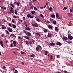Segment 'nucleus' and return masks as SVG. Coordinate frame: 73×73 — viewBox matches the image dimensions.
I'll return each instance as SVG.
<instances>
[{
	"label": "nucleus",
	"instance_id": "obj_31",
	"mask_svg": "<svg viewBox=\"0 0 73 73\" xmlns=\"http://www.w3.org/2000/svg\"><path fill=\"white\" fill-rule=\"evenodd\" d=\"M53 24H57V22H56V21H53Z\"/></svg>",
	"mask_w": 73,
	"mask_h": 73
},
{
	"label": "nucleus",
	"instance_id": "obj_13",
	"mask_svg": "<svg viewBox=\"0 0 73 73\" xmlns=\"http://www.w3.org/2000/svg\"><path fill=\"white\" fill-rule=\"evenodd\" d=\"M13 27L14 29H16V26L14 24H12Z\"/></svg>",
	"mask_w": 73,
	"mask_h": 73
},
{
	"label": "nucleus",
	"instance_id": "obj_53",
	"mask_svg": "<svg viewBox=\"0 0 73 73\" xmlns=\"http://www.w3.org/2000/svg\"><path fill=\"white\" fill-rule=\"evenodd\" d=\"M72 12H73V10H72V9H70V12L71 13Z\"/></svg>",
	"mask_w": 73,
	"mask_h": 73
},
{
	"label": "nucleus",
	"instance_id": "obj_17",
	"mask_svg": "<svg viewBox=\"0 0 73 73\" xmlns=\"http://www.w3.org/2000/svg\"><path fill=\"white\" fill-rule=\"evenodd\" d=\"M35 27H38V25L37 23H35Z\"/></svg>",
	"mask_w": 73,
	"mask_h": 73
},
{
	"label": "nucleus",
	"instance_id": "obj_22",
	"mask_svg": "<svg viewBox=\"0 0 73 73\" xmlns=\"http://www.w3.org/2000/svg\"><path fill=\"white\" fill-rule=\"evenodd\" d=\"M51 17L52 18H55V15L54 14H53L51 15Z\"/></svg>",
	"mask_w": 73,
	"mask_h": 73
},
{
	"label": "nucleus",
	"instance_id": "obj_7",
	"mask_svg": "<svg viewBox=\"0 0 73 73\" xmlns=\"http://www.w3.org/2000/svg\"><path fill=\"white\" fill-rule=\"evenodd\" d=\"M68 38L67 37H63V40H65L66 41V40H68Z\"/></svg>",
	"mask_w": 73,
	"mask_h": 73
},
{
	"label": "nucleus",
	"instance_id": "obj_3",
	"mask_svg": "<svg viewBox=\"0 0 73 73\" xmlns=\"http://www.w3.org/2000/svg\"><path fill=\"white\" fill-rule=\"evenodd\" d=\"M27 33L26 34V35L27 36H30L31 35V33L29 32H28V31L26 32Z\"/></svg>",
	"mask_w": 73,
	"mask_h": 73
},
{
	"label": "nucleus",
	"instance_id": "obj_44",
	"mask_svg": "<svg viewBox=\"0 0 73 73\" xmlns=\"http://www.w3.org/2000/svg\"><path fill=\"white\" fill-rule=\"evenodd\" d=\"M38 46L39 48L40 49H42V47H41V46H40V45H38Z\"/></svg>",
	"mask_w": 73,
	"mask_h": 73
},
{
	"label": "nucleus",
	"instance_id": "obj_57",
	"mask_svg": "<svg viewBox=\"0 0 73 73\" xmlns=\"http://www.w3.org/2000/svg\"><path fill=\"white\" fill-rule=\"evenodd\" d=\"M1 37H4V35L3 34H2L1 35Z\"/></svg>",
	"mask_w": 73,
	"mask_h": 73
},
{
	"label": "nucleus",
	"instance_id": "obj_55",
	"mask_svg": "<svg viewBox=\"0 0 73 73\" xmlns=\"http://www.w3.org/2000/svg\"><path fill=\"white\" fill-rule=\"evenodd\" d=\"M13 18H16V16H15V15H14L13 16Z\"/></svg>",
	"mask_w": 73,
	"mask_h": 73
},
{
	"label": "nucleus",
	"instance_id": "obj_28",
	"mask_svg": "<svg viewBox=\"0 0 73 73\" xmlns=\"http://www.w3.org/2000/svg\"><path fill=\"white\" fill-rule=\"evenodd\" d=\"M13 52L15 54V55H17V52H15V51H14V50H13Z\"/></svg>",
	"mask_w": 73,
	"mask_h": 73
},
{
	"label": "nucleus",
	"instance_id": "obj_47",
	"mask_svg": "<svg viewBox=\"0 0 73 73\" xmlns=\"http://www.w3.org/2000/svg\"><path fill=\"white\" fill-rule=\"evenodd\" d=\"M34 17L30 15V18H31V19H33Z\"/></svg>",
	"mask_w": 73,
	"mask_h": 73
},
{
	"label": "nucleus",
	"instance_id": "obj_20",
	"mask_svg": "<svg viewBox=\"0 0 73 73\" xmlns=\"http://www.w3.org/2000/svg\"><path fill=\"white\" fill-rule=\"evenodd\" d=\"M25 29L27 31H29L30 30V28L29 27H25Z\"/></svg>",
	"mask_w": 73,
	"mask_h": 73
},
{
	"label": "nucleus",
	"instance_id": "obj_16",
	"mask_svg": "<svg viewBox=\"0 0 73 73\" xmlns=\"http://www.w3.org/2000/svg\"><path fill=\"white\" fill-rule=\"evenodd\" d=\"M13 43L14 44V46H16V41L15 40L13 41Z\"/></svg>",
	"mask_w": 73,
	"mask_h": 73
},
{
	"label": "nucleus",
	"instance_id": "obj_24",
	"mask_svg": "<svg viewBox=\"0 0 73 73\" xmlns=\"http://www.w3.org/2000/svg\"><path fill=\"white\" fill-rule=\"evenodd\" d=\"M31 13L32 14V15H34V14H35V11H32L31 12Z\"/></svg>",
	"mask_w": 73,
	"mask_h": 73
},
{
	"label": "nucleus",
	"instance_id": "obj_12",
	"mask_svg": "<svg viewBox=\"0 0 73 73\" xmlns=\"http://www.w3.org/2000/svg\"><path fill=\"white\" fill-rule=\"evenodd\" d=\"M7 30H9L10 32H12V29H11L10 28H8Z\"/></svg>",
	"mask_w": 73,
	"mask_h": 73
},
{
	"label": "nucleus",
	"instance_id": "obj_9",
	"mask_svg": "<svg viewBox=\"0 0 73 73\" xmlns=\"http://www.w3.org/2000/svg\"><path fill=\"white\" fill-rule=\"evenodd\" d=\"M44 33H47L48 32V30L46 29H44L43 30Z\"/></svg>",
	"mask_w": 73,
	"mask_h": 73
},
{
	"label": "nucleus",
	"instance_id": "obj_5",
	"mask_svg": "<svg viewBox=\"0 0 73 73\" xmlns=\"http://www.w3.org/2000/svg\"><path fill=\"white\" fill-rule=\"evenodd\" d=\"M50 44L51 45V46H54V45H56L55 43H53V42H51Z\"/></svg>",
	"mask_w": 73,
	"mask_h": 73
},
{
	"label": "nucleus",
	"instance_id": "obj_36",
	"mask_svg": "<svg viewBox=\"0 0 73 73\" xmlns=\"http://www.w3.org/2000/svg\"><path fill=\"white\" fill-rule=\"evenodd\" d=\"M67 43L68 44H71V43H72V41H70L69 42H68Z\"/></svg>",
	"mask_w": 73,
	"mask_h": 73
},
{
	"label": "nucleus",
	"instance_id": "obj_23",
	"mask_svg": "<svg viewBox=\"0 0 73 73\" xmlns=\"http://www.w3.org/2000/svg\"><path fill=\"white\" fill-rule=\"evenodd\" d=\"M36 51H38L39 50V47L38 46L36 48Z\"/></svg>",
	"mask_w": 73,
	"mask_h": 73
},
{
	"label": "nucleus",
	"instance_id": "obj_63",
	"mask_svg": "<svg viewBox=\"0 0 73 73\" xmlns=\"http://www.w3.org/2000/svg\"><path fill=\"white\" fill-rule=\"evenodd\" d=\"M39 34V33H36V35H38Z\"/></svg>",
	"mask_w": 73,
	"mask_h": 73
},
{
	"label": "nucleus",
	"instance_id": "obj_19",
	"mask_svg": "<svg viewBox=\"0 0 73 73\" xmlns=\"http://www.w3.org/2000/svg\"><path fill=\"white\" fill-rule=\"evenodd\" d=\"M56 17L57 19H58V17H59V15H58V14L57 13L56 14Z\"/></svg>",
	"mask_w": 73,
	"mask_h": 73
},
{
	"label": "nucleus",
	"instance_id": "obj_42",
	"mask_svg": "<svg viewBox=\"0 0 73 73\" xmlns=\"http://www.w3.org/2000/svg\"><path fill=\"white\" fill-rule=\"evenodd\" d=\"M47 54H48V51H46L45 55H46V56L47 55Z\"/></svg>",
	"mask_w": 73,
	"mask_h": 73
},
{
	"label": "nucleus",
	"instance_id": "obj_38",
	"mask_svg": "<svg viewBox=\"0 0 73 73\" xmlns=\"http://www.w3.org/2000/svg\"><path fill=\"white\" fill-rule=\"evenodd\" d=\"M50 59L51 60H52L53 59V56L52 55H51L50 56Z\"/></svg>",
	"mask_w": 73,
	"mask_h": 73
},
{
	"label": "nucleus",
	"instance_id": "obj_18",
	"mask_svg": "<svg viewBox=\"0 0 73 73\" xmlns=\"http://www.w3.org/2000/svg\"><path fill=\"white\" fill-rule=\"evenodd\" d=\"M24 38H26V39H27V40H28L29 39V37L28 36H25L24 37Z\"/></svg>",
	"mask_w": 73,
	"mask_h": 73
},
{
	"label": "nucleus",
	"instance_id": "obj_8",
	"mask_svg": "<svg viewBox=\"0 0 73 73\" xmlns=\"http://www.w3.org/2000/svg\"><path fill=\"white\" fill-rule=\"evenodd\" d=\"M48 28H50L51 29H53V27L52 26H51V25H48Z\"/></svg>",
	"mask_w": 73,
	"mask_h": 73
},
{
	"label": "nucleus",
	"instance_id": "obj_39",
	"mask_svg": "<svg viewBox=\"0 0 73 73\" xmlns=\"http://www.w3.org/2000/svg\"><path fill=\"white\" fill-rule=\"evenodd\" d=\"M34 9L35 11H37V9L35 7H34Z\"/></svg>",
	"mask_w": 73,
	"mask_h": 73
},
{
	"label": "nucleus",
	"instance_id": "obj_56",
	"mask_svg": "<svg viewBox=\"0 0 73 73\" xmlns=\"http://www.w3.org/2000/svg\"><path fill=\"white\" fill-rule=\"evenodd\" d=\"M32 42H33V43H35V40H34L32 39Z\"/></svg>",
	"mask_w": 73,
	"mask_h": 73
},
{
	"label": "nucleus",
	"instance_id": "obj_6",
	"mask_svg": "<svg viewBox=\"0 0 73 73\" xmlns=\"http://www.w3.org/2000/svg\"><path fill=\"white\" fill-rule=\"evenodd\" d=\"M3 42L2 40H0V44L2 47H3Z\"/></svg>",
	"mask_w": 73,
	"mask_h": 73
},
{
	"label": "nucleus",
	"instance_id": "obj_49",
	"mask_svg": "<svg viewBox=\"0 0 73 73\" xmlns=\"http://www.w3.org/2000/svg\"><path fill=\"white\" fill-rule=\"evenodd\" d=\"M3 69H5L6 68V67H5V66H3Z\"/></svg>",
	"mask_w": 73,
	"mask_h": 73
},
{
	"label": "nucleus",
	"instance_id": "obj_34",
	"mask_svg": "<svg viewBox=\"0 0 73 73\" xmlns=\"http://www.w3.org/2000/svg\"><path fill=\"white\" fill-rule=\"evenodd\" d=\"M6 32L8 35H9V34H10L9 32V31H8L7 30H6Z\"/></svg>",
	"mask_w": 73,
	"mask_h": 73
},
{
	"label": "nucleus",
	"instance_id": "obj_37",
	"mask_svg": "<svg viewBox=\"0 0 73 73\" xmlns=\"http://www.w3.org/2000/svg\"><path fill=\"white\" fill-rule=\"evenodd\" d=\"M34 56H35V54H33L31 55V57H33Z\"/></svg>",
	"mask_w": 73,
	"mask_h": 73
},
{
	"label": "nucleus",
	"instance_id": "obj_60",
	"mask_svg": "<svg viewBox=\"0 0 73 73\" xmlns=\"http://www.w3.org/2000/svg\"><path fill=\"white\" fill-rule=\"evenodd\" d=\"M12 23H14L15 21H14V20H13L12 19Z\"/></svg>",
	"mask_w": 73,
	"mask_h": 73
},
{
	"label": "nucleus",
	"instance_id": "obj_32",
	"mask_svg": "<svg viewBox=\"0 0 73 73\" xmlns=\"http://www.w3.org/2000/svg\"><path fill=\"white\" fill-rule=\"evenodd\" d=\"M25 42L27 45H29V41H25Z\"/></svg>",
	"mask_w": 73,
	"mask_h": 73
},
{
	"label": "nucleus",
	"instance_id": "obj_41",
	"mask_svg": "<svg viewBox=\"0 0 73 73\" xmlns=\"http://www.w3.org/2000/svg\"><path fill=\"white\" fill-rule=\"evenodd\" d=\"M15 13L16 14V15H17V11L16 10L15 11Z\"/></svg>",
	"mask_w": 73,
	"mask_h": 73
},
{
	"label": "nucleus",
	"instance_id": "obj_43",
	"mask_svg": "<svg viewBox=\"0 0 73 73\" xmlns=\"http://www.w3.org/2000/svg\"><path fill=\"white\" fill-rule=\"evenodd\" d=\"M21 54H24L25 53V52H21Z\"/></svg>",
	"mask_w": 73,
	"mask_h": 73
},
{
	"label": "nucleus",
	"instance_id": "obj_25",
	"mask_svg": "<svg viewBox=\"0 0 73 73\" xmlns=\"http://www.w3.org/2000/svg\"><path fill=\"white\" fill-rule=\"evenodd\" d=\"M10 47H13V43H11L10 45Z\"/></svg>",
	"mask_w": 73,
	"mask_h": 73
},
{
	"label": "nucleus",
	"instance_id": "obj_26",
	"mask_svg": "<svg viewBox=\"0 0 73 73\" xmlns=\"http://www.w3.org/2000/svg\"><path fill=\"white\" fill-rule=\"evenodd\" d=\"M10 5H11V7H13V8H14V5H13V4H12V3H10Z\"/></svg>",
	"mask_w": 73,
	"mask_h": 73
},
{
	"label": "nucleus",
	"instance_id": "obj_58",
	"mask_svg": "<svg viewBox=\"0 0 73 73\" xmlns=\"http://www.w3.org/2000/svg\"><path fill=\"white\" fill-rule=\"evenodd\" d=\"M40 9H43L44 8V7H40Z\"/></svg>",
	"mask_w": 73,
	"mask_h": 73
},
{
	"label": "nucleus",
	"instance_id": "obj_33",
	"mask_svg": "<svg viewBox=\"0 0 73 73\" xmlns=\"http://www.w3.org/2000/svg\"><path fill=\"white\" fill-rule=\"evenodd\" d=\"M30 16L31 15L30 14H28L27 15V17L28 18H29V17L30 18Z\"/></svg>",
	"mask_w": 73,
	"mask_h": 73
},
{
	"label": "nucleus",
	"instance_id": "obj_45",
	"mask_svg": "<svg viewBox=\"0 0 73 73\" xmlns=\"http://www.w3.org/2000/svg\"><path fill=\"white\" fill-rule=\"evenodd\" d=\"M14 73H18V72L16 70H15V72H14Z\"/></svg>",
	"mask_w": 73,
	"mask_h": 73
},
{
	"label": "nucleus",
	"instance_id": "obj_27",
	"mask_svg": "<svg viewBox=\"0 0 73 73\" xmlns=\"http://www.w3.org/2000/svg\"><path fill=\"white\" fill-rule=\"evenodd\" d=\"M55 31H58V28H57V27H55Z\"/></svg>",
	"mask_w": 73,
	"mask_h": 73
},
{
	"label": "nucleus",
	"instance_id": "obj_30",
	"mask_svg": "<svg viewBox=\"0 0 73 73\" xmlns=\"http://www.w3.org/2000/svg\"><path fill=\"white\" fill-rule=\"evenodd\" d=\"M40 16H41V17L42 18H44V16H43V15H42L41 14H40Z\"/></svg>",
	"mask_w": 73,
	"mask_h": 73
},
{
	"label": "nucleus",
	"instance_id": "obj_51",
	"mask_svg": "<svg viewBox=\"0 0 73 73\" xmlns=\"http://www.w3.org/2000/svg\"><path fill=\"white\" fill-rule=\"evenodd\" d=\"M24 23L25 25H27V22H24Z\"/></svg>",
	"mask_w": 73,
	"mask_h": 73
},
{
	"label": "nucleus",
	"instance_id": "obj_1",
	"mask_svg": "<svg viewBox=\"0 0 73 73\" xmlns=\"http://www.w3.org/2000/svg\"><path fill=\"white\" fill-rule=\"evenodd\" d=\"M52 35H53L51 33H48L47 35V37H52Z\"/></svg>",
	"mask_w": 73,
	"mask_h": 73
},
{
	"label": "nucleus",
	"instance_id": "obj_46",
	"mask_svg": "<svg viewBox=\"0 0 73 73\" xmlns=\"http://www.w3.org/2000/svg\"><path fill=\"white\" fill-rule=\"evenodd\" d=\"M56 56L57 58H59V57H60V55H56Z\"/></svg>",
	"mask_w": 73,
	"mask_h": 73
},
{
	"label": "nucleus",
	"instance_id": "obj_40",
	"mask_svg": "<svg viewBox=\"0 0 73 73\" xmlns=\"http://www.w3.org/2000/svg\"><path fill=\"white\" fill-rule=\"evenodd\" d=\"M36 20L37 21H38V22H39L40 21V19L38 18H36Z\"/></svg>",
	"mask_w": 73,
	"mask_h": 73
},
{
	"label": "nucleus",
	"instance_id": "obj_48",
	"mask_svg": "<svg viewBox=\"0 0 73 73\" xmlns=\"http://www.w3.org/2000/svg\"><path fill=\"white\" fill-rule=\"evenodd\" d=\"M67 9V8L65 7H64V8H63V10H64V9H65V10H66V9Z\"/></svg>",
	"mask_w": 73,
	"mask_h": 73
},
{
	"label": "nucleus",
	"instance_id": "obj_21",
	"mask_svg": "<svg viewBox=\"0 0 73 73\" xmlns=\"http://www.w3.org/2000/svg\"><path fill=\"white\" fill-rule=\"evenodd\" d=\"M10 13H14V11H13V10H10Z\"/></svg>",
	"mask_w": 73,
	"mask_h": 73
},
{
	"label": "nucleus",
	"instance_id": "obj_10",
	"mask_svg": "<svg viewBox=\"0 0 73 73\" xmlns=\"http://www.w3.org/2000/svg\"><path fill=\"white\" fill-rule=\"evenodd\" d=\"M68 16L69 17H70L72 16V14L70 13H68Z\"/></svg>",
	"mask_w": 73,
	"mask_h": 73
},
{
	"label": "nucleus",
	"instance_id": "obj_50",
	"mask_svg": "<svg viewBox=\"0 0 73 73\" xmlns=\"http://www.w3.org/2000/svg\"><path fill=\"white\" fill-rule=\"evenodd\" d=\"M23 20H24V21L25 20V17H23Z\"/></svg>",
	"mask_w": 73,
	"mask_h": 73
},
{
	"label": "nucleus",
	"instance_id": "obj_14",
	"mask_svg": "<svg viewBox=\"0 0 73 73\" xmlns=\"http://www.w3.org/2000/svg\"><path fill=\"white\" fill-rule=\"evenodd\" d=\"M15 4H16L18 6H19V5L20 4V2H18L17 3L16 2H15Z\"/></svg>",
	"mask_w": 73,
	"mask_h": 73
},
{
	"label": "nucleus",
	"instance_id": "obj_62",
	"mask_svg": "<svg viewBox=\"0 0 73 73\" xmlns=\"http://www.w3.org/2000/svg\"><path fill=\"white\" fill-rule=\"evenodd\" d=\"M50 21H53V19H50Z\"/></svg>",
	"mask_w": 73,
	"mask_h": 73
},
{
	"label": "nucleus",
	"instance_id": "obj_4",
	"mask_svg": "<svg viewBox=\"0 0 73 73\" xmlns=\"http://www.w3.org/2000/svg\"><path fill=\"white\" fill-rule=\"evenodd\" d=\"M68 38L69 39V40H72L73 38V36H68Z\"/></svg>",
	"mask_w": 73,
	"mask_h": 73
},
{
	"label": "nucleus",
	"instance_id": "obj_52",
	"mask_svg": "<svg viewBox=\"0 0 73 73\" xmlns=\"http://www.w3.org/2000/svg\"><path fill=\"white\" fill-rule=\"evenodd\" d=\"M9 27H11L12 26V25H11V23H9Z\"/></svg>",
	"mask_w": 73,
	"mask_h": 73
},
{
	"label": "nucleus",
	"instance_id": "obj_64",
	"mask_svg": "<svg viewBox=\"0 0 73 73\" xmlns=\"http://www.w3.org/2000/svg\"><path fill=\"white\" fill-rule=\"evenodd\" d=\"M56 73H61V72H56Z\"/></svg>",
	"mask_w": 73,
	"mask_h": 73
},
{
	"label": "nucleus",
	"instance_id": "obj_61",
	"mask_svg": "<svg viewBox=\"0 0 73 73\" xmlns=\"http://www.w3.org/2000/svg\"><path fill=\"white\" fill-rule=\"evenodd\" d=\"M29 44H32V41H30L29 42Z\"/></svg>",
	"mask_w": 73,
	"mask_h": 73
},
{
	"label": "nucleus",
	"instance_id": "obj_35",
	"mask_svg": "<svg viewBox=\"0 0 73 73\" xmlns=\"http://www.w3.org/2000/svg\"><path fill=\"white\" fill-rule=\"evenodd\" d=\"M18 38H19V39H20V40H22V38L21 36H18Z\"/></svg>",
	"mask_w": 73,
	"mask_h": 73
},
{
	"label": "nucleus",
	"instance_id": "obj_29",
	"mask_svg": "<svg viewBox=\"0 0 73 73\" xmlns=\"http://www.w3.org/2000/svg\"><path fill=\"white\" fill-rule=\"evenodd\" d=\"M49 11L51 12L52 11V8L51 7H50L49 8Z\"/></svg>",
	"mask_w": 73,
	"mask_h": 73
},
{
	"label": "nucleus",
	"instance_id": "obj_2",
	"mask_svg": "<svg viewBox=\"0 0 73 73\" xmlns=\"http://www.w3.org/2000/svg\"><path fill=\"white\" fill-rule=\"evenodd\" d=\"M56 44L57 45H59V46H61V45H62V43L59 42L56 43Z\"/></svg>",
	"mask_w": 73,
	"mask_h": 73
},
{
	"label": "nucleus",
	"instance_id": "obj_54",
	"mask_svg": "<svg viewBox=\"0 0 73 73\" xmlns=\"http://www.w3.org/2000/svg\"><path fill=\"white\" fill-rule=\"evenodd\" d=\"M64 73H68V72H67L66 71V70H64Z\"/></svg>",
	"mask_w": 73,
	"mask_h": 73
},
{
	"label": "nucleus",
	"instance_id": "obj_15",
	"mask_svg": "<svg viewBox=\"0 0 73 73\" xmlns=\"http://www.w3.org/2000/svg\"><path fill=\"white\" fill-rule=\"evenodd\" d=\"M10 36H12V37H15V38L16 37V36L15 35V34L13 33L11 34L10 35Z\"/></svg>",
	"mask_w": 73,
	"mask_h": 73
},
{
	"label": "nucleus",
	"instance_id": "obj_59",
	"mask_svg": "<svg viewBox=\"0 0 73 73\" xmlns=\"http://www.w3.org/2000/svg\"><path fill=\"white\" fill-rule=\"evenodd\" d=\"M21 64H22V65H24V63L23 62H21Z\"/></svg>",
	"mask_w": 73,
	"mask_h": 73
},
{
	"label": "nucleus",
	"instance_id": "obj_11",
	"mask_svg": "<svg viewBox=\"0 0 73 73\" xmlns=\"http://www.w3.org/2000/svg\"><path fill=\"white\" fill-rule=\"evenodd\" d=\"M6 27L5 25H4L2 27L1 29H6Z\"/></svg>",
	"mask_w": 73,
	"mask_h": 73
}]
</instances>
